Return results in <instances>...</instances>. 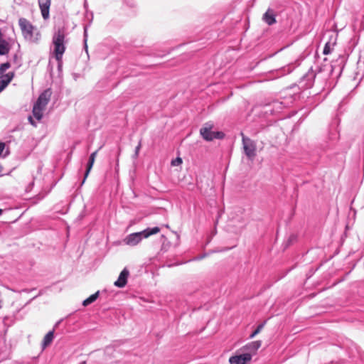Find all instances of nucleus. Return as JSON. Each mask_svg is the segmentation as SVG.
Returning a JSON list of instances; mask_svg holds the SVG:
<instances>
[{
	"mask_svg": "<svg viewBox=\"0 0 364 364\" xmlns=\"http://www.w3.org/2000/svg\"><path fill=\"white\" fill-rule=\"evenodd\" d=\"M65 33L64 28H58L53 36V54L58 64L62 61L63 55L65 51Z\"/></svg>",
	"mask_w": 364,
	"mask_h": 364,
	"instance_id": "nucleus-1",
	"label": "nucleus"
},
{
	"mask_svg": "<svg viewBox=\"0 0 364 364\" xmlns=\"http://www.w3.org/2000/svg\"><path fill=\"white\" fill-rule=\"evenodd\" d=\"M160 231L159 227L148 228L142 231L131 233L128 235L124 240V243L129 246H135L138 245L144 238L156 234Z\"/></svg>",
	"mask_w": 364,
	"mask_h": 364,
	"instance_id": "nucleus-2",
	"label": "nucleus"
},
{
	"mask_svg": "<svg viewBox=\"0 0 364 364\" xmlns=\"http://www.w3.org/2000/svg\"><path fill=\"white\" fill-rule=\"evenodd\" d=\"M340 113L338 109L337 110L335 116L332 118L328 127V137L331 141H338L341 136V128H340Z\"/></svg>",
	"mask_w": 364,
	"mask_h": 364,
	"instance_id": "nucleus-3",
	"label": "nucleus"
},
{
	"mask_svg": "<svg viewBox=\"0 0 364 364\" xmlns=\"http://www.w3.org/2000/svg\"><path fill=\"white\" fill-rule=\"evenodd\" d=\"M213 124L207 122L204 127L200 129V134L203 139L207 141H211L215 139H223L225 137V134L223 132L217 131L213 132Z\"/></svg>",
	"mask_w": 364,
	"mask_h": 364,
	"instance_id": "nucleus-4",
	"label": "nucleus"
},
{
	"mask_svg": "<svg viewBox=\"0 0 364 364\" xmlns=\"http://www.w3.org/2000/svg\"><path fill=\"white\" fill-rule=\"evenodd\" d=\"M241 136L244 153L250 160L252 161L257 155L256 142L245 136L243 133H241Z\"/></svg>",
	"mask_w": 364,
	"mask_h": 364,
	"instance_id": "nucleus-5",
	"label": "nucleus"
},
{
	"mask_svg": "<svg viewBox=\"0 0 364 364\" xmlns=\"http://www.w3.org/2000/svg\"><path fill=\"white\" fill-rule=\"evenodd\" d=\"M287 106L286 102L274 100L264 105V112L267 114L275 115L280 113Z\"/></svg>",
	"mask_w": 364,
	"mask_h": 364,
	"instance_id": "nucleus-6",
	"label": "nucleus"
},
{
	"mask_svg": "<svg viewBox=\"0 0 364 364\" xmlns=\"http://www.w3.org/2000/svg\"><path fill=\"white\" fill-rule=\"evenodd\" d=\"M316 73L311 68L306 73H305L300 79L299 85L301 89L311 88L314 82Z\"/></svg>",
	"mask_w": 364,
	"mask_h": 364,
	"instance_id": "nucleus-7",
	"label": "nucleus"
},
{
	"mask_svg": "<svg viewBox=\"0 0 364 364\" xmlns=\"http://www.w3.org/2000/svg\"><path fill=\"white\" fill-rule=\"evenodd\" d=\"M18 24L21 29L22 34L25 38H32L33 35V26L25 18H20Z\"/></svg>",
	"mask_w": 364,
	"mask_h": 364,
	"instance_id": "nucleus-8",
	"label": "nucleus"
},
{
	"mask_svg": "<svg viewBox=\"0 0 364 364\" xmlns=\"http://www.w3.org/2000/svg\"><path fill=\"white\" fill-rule=\"evenodd\" d=\"M51 95L52 91L50 88L45 90L43 92L40 94L36 102H35V105L45 109V107L50 101Z\"/></svg>",
	"mask_w": 364,
	"mask_h": 364,
	"instance_id": "nucleus-9",
	"label": "nucleus"
},
{
	"mask_svg": "<svg viewBox=\"0 0 364 364\" xmlns=\"http://www.w3.org/2000/svg\"><path fill=\"white\" fill-rule=\"evenodd\" d=\"M252 359L251 354L248 353H241L231 356L229 359L230 364H246Z\"/></svg>",
	"mask_w": 364,
	"mask_h": 364,
	"instance_id": "nucleus-10",
	"label": "nucleus"
},
{
	"mask_svg": "<svg viewBox=\"0 0 364 364\" xmlns=\"http://www.w3.org/2000/svg\"><path fill=\"white\" fill-rule=\"evenodd\" d=\"M50 4L51 0H38V6L44 20H47L50 17Z\"/></svg>",
	"mask_w": 364,
	"mask_h": 364,
	"instance_id": "nucleus-11",
	"label": "nucleus"
},
{
	"mask_svg": "<svg viewBox=\"0 0 364 364\" xmlns=\"http://www.w3.org/2000/svg\"><path fill=\"white\" fill-rule=\"evenodd\" d=\"M129 272L127 268H124L119 274L118 279L114 282V284L115 287L119 288H123L127 283L128 277Z\"/></svg>",
	"mask_w": 364,
	"mask_h": 364,
	"instance_id": "nucleus-12",
	"label": "nucleus"
},
{
	"mask_svg": "<svg viewBox=\"0 0 364 364\" xmlns=\"http://www.w3.org/2000/svg\"><path fill=\"white\" fill-rule=\"evenodd\" d=\"M262 20L268 26H272L273 24H274L277 22L274 11L272 9L269 8L263 14Z\"/></svg>",
	"mask_w": 364,
	"mask_h": 364,
	"instance_id": "nucleus-13",
	"label": "nucleus"
},
{
	"mask_svg": "<svg viewBox=\"0 0 364 364\" xmlns=\"http://www.w3.org/2000/svg\"><path fill=\"white\" fill-rule=\"evenodd\" d=\"M97 150L92 152L90 155V157H89V160L87 161V166H86V171L85 172V176H84V178L81 183V186L85 183L87 177L88 176L92 166H93V164L95 163V158H96V156H97Z\"/></svg>",
	"mask_w": 364,
	"mask_h": 364,
	"instance_id": "nucleus-14",
	"label": "nucleus"
},
{
	"mask_svg": "<svg viewBox=\"0 0 364 364\" xmlns=\"http://www.w3.org/2000/svg\"><path fill=\"white\" fill-rule=\"evenodd\" d=\"M331 75H333V74L336 75V76L339 78L341 75V64L338 60L336 62H333L331 65Z\"/></svg>",
	"mask_w": 364,
	"mask_h": 364,
	"instance_id": "nucleus-15",
	"label": "nucleus"
},
{
	"mask_svg": "<svg viewBox=\"0 0 364 364\" xmlns=\"http://www.w3.org/2000/svg\"><path fill=\"white\" fill-rule=\"evenodd\" d=\"M53 338H54V329L46 333V335L44 336L43 343H42L43 348H46L47 346H48L52 343Z\"/></svg>",
	"mask_w": 364,
	"mask_h": 364,
	"instance_id": "nucleus-16",
	"label": "nucleus"
},
{
	"mask_svg": "<svg viewBox=\"0 0 364 364\" xmlns=\"http://www.w3.org/2000/svg\"><path fill=\"white\" fill-rule=\"evenodd\" d=\"M10 46L9 43L2 38H0V55H4L9 53Z\"/></svg>",
	"mask_w": 364,
	"mask_h": 364,
	"instance_id": "nucleus-17",
	"label": "nucleus"
},
{
	"mask_svg": "<svg viewBox=\"0 0 364 364\" xmlns=\"http://www.w3.org/2000/svg\"><path fill=\"white\" fill-rule=\"evenodd\" d=\"M261 341H255L247 343V345H245V348L248 350L255 352L257 351L261 347Z\"/></svg>",
	"mask_w": 364,
	"mask_h": 364,
	"instance_id": "nucleus-18",
	"label": "nucleus"
},
{
	"mask_svg": "<svg viewBox=\"0 0 364 364\" xmlns=\"http://www.w3.org/2000/svg\"><path fill=\"white\" fill-rule=\"evenodd\" d=\"M44 108L41 107L40 106H37L34 104L32 113L33 117L38 120L40 121L43 118V111Z\"/></svg>",
	"mask_w": 364,
	"mask_h": 364,
	"instance_id": "nucleus-19",
	"label": "nucleus"
},
{
	"mask_svg": "<svg viewBox=\"0 0 364 364\" xmlns=\"http://www.w3.org/2000/svg\"><path fill=\"white\" fill-rule=\"evenodd\" d=\"M99 296H100V291H97L95 293H94L93 294L90 295L88 298L85 299L82 301V305L84 306H89L90 304H92L93 302H95Z\"/></svg>",
	"mask_w": 364,
	"mask_h": 364,
	"instance_id": "nucleus-20",
	"label": "nucleus"
},
{
	"mask_svg": "<svg viewBox=\"0 0 364 364\" xmlns=\"http://www.w3.org/2000/svg\"><path fill=\"white\" fill-rule=\"evenodd\" d=\"M14 77V72H9L6 74H3L2 76H0V78L6 82V85H9Z\"/></svg>",
	"mask_w": 364,
	"mask_h": 364,
	"instance_id": "nucleus-21",
	"label": "nucleus"
},
{
	"mask_svg": "<svg viewBox=\"0 0 364 364\" xmlns=\"http://www.w3.org/2000/svg\"><path fill=\"white\" fill-rule=\"evenodd\" d=\"M266 324V321L262 322L259 324L257 328L253 331V332L250 335V338H253L256 336L264 328Z\"/></svg>",
	"mask_w": 364,
	"mask_h": 364,
	"instance_id": "nucleus-22",
	"label": "nucleus"
},
{
	"mask_svg": "<svg viewBox=\"0 0 364 364\" xmlns=\"http://www.w3.org/2000/svg\"><path fill=\"white\" fill-rule=\"evenodd\" d=\"M336 44V41L335 40L334 41H327L326 43H325V46H324V48H323V54L325 55H328L331 53V48H330V46H334Z\"/></svg>",
	"mask_w": 364,
	"mask_h": 364,
	"instance_id": "nucleus-23",
	"label": "nucleus"
},
{
	"mask_svg": "<svg viewBox=\"0 0 364 364\" xmlns=\"http://www.w3.org/2000/svg\"><path fill=\"white\" fill-rule=\"evenodd\" d=\"M11 67L9 62H6L0 65V76L4 73V72Z\"/></svg>",
	"mask_w": 364,
	"mask_h": 364,
	"instance_id": "nucleus-24",
	"label": "nucleus"
},
{
	"mask_svg": "<svg viewBox=\"0 0 364 364\" xmlns=\"http://www.w3.org/2000/svg\"><path fill=\"white\" fill-rule=\"evenodd\" d=\"M124 6L129 8H134L136 6V2L134 0H122Z\"/></svg>",
	"mask_w": 364,
	"mask_h": 364,
	"instance_id": "nucleus-25",
	"label": "nucleus"
},
{
	"mask_svg": "<svg viewBox=\"0 0 364 364\" xmlns=\"http://www.w3.org/2000/svg\"><path fill=\"white\" fill-rule=\"evenodd\" d=\"M183 162L182 159L181 157H176L175 159L171 161V165L173 166H179Z\"/></svg>",
	"mask_w": 364,
	"mask_h": 364,
	"instance_id": "nucleus-26",
	"label": "nucleus"
},
{
	"mask_svg": "<svg viewBox=\"0 0 364 364\" xmlns=\"http://www.w3.org/2000/svg\"><path fill=\"white\" fill-rule=\"evenodd\" d=\"M294 68L295 67L293 66L292 65H289L287 68H283L284 73H282V75L291 73Z\"/></svg>",
	"mask_w": 364,
	"mask_h": 364,
	"instance_id": "nucleus-27",
	"label": "nucleus"
},
{
	"mask_svg": "<svg viewBox=\"0 0 364 364\" xmlns=\"http://www.w3.org/2000/svg\"><path fill=\"white\" fill-rule=\"evenodd\" d=\"M140 149H141V142H139V144L136 146L133 158L136 159L138 157Z\"/></svg>",
	"mask_w": 364,
	"mask_h": 364,
	"instance_id": "nucleus-28",
	"label": "nucleus"
},
{
	"mask_svg": "<svg viewBox=\"0 0 364 364\" xmlns=\"http://www.w3.org/2000/svg\"><path fill=\"white\" fill-rule=\"evenodd\" d=\"M87 38H88L87 28L85 26L84 28V33H83V42H87Z\"/></svg>",
	"mask_w": 364,
	"mask_h": 364,
	"instance_id": "nucleus-29",
	"label": "nucleus"
},
{
	"mask_svg": "<svg viewBox=\"0 0 364 364\" xmlns=\"http://www.w3.org/2000/svg\"><path fill=\"white\" fill-rule=\"evenodd\" d=\"M7 86H8V85H6V82H4V81H3L1 79L0 80V92H1Z\"/></svg>",
	"mask_w": 364,
	"mask_h": 364,
	"instance_id": "nucleus-30",
	"label": "nucleus"
},
{
	"mask_svg": "<svg viewBox=\"0 0 364 364\" xmlns=\"http://www.w3.org/2000/svg\"><path fill=\"white\" fill-rule=\"evenodd\" d=\"M5 146H6L5 143L0 141V157L2 156V153L5 149Z\"/></svg>",
	"mask_w": 364,
	"mask_h": 364,
	"instance_id": "nucleus-31",
	"label": "nucleus"
},
{
	"mask_svg": "<svg viewBox=\"0 0 364 364\" xmlns=\"http://www.w3.org/2000/svg\"><path fill=\"white\" fill-rule=\"evenodd\" d=\"M28 121L30 122L31 124H32L33 126L34 127H36V122L33 120V119L32 118V117H28Z\"/></svg>",
	"mask_w": 364,
	"mask_h": 364,
	"instance_id": "nucleus-32",
	"label": "nucleus"
},
{
	"mask_svg": "<svg viewBox=\"0 0 364 364\" xmlns=\"http://www.w3.org/2000/svg\"><path fill=\"white\" fill-rule=\"evenodd\" d=\"M83 43H84V50L86 52V53L88 55L87 43V42H83Z\"/></svg>",
	"mask_w": 364,
	"mask_h": 364,
	"instance_id": "nucleus-33",
	"label": "nucleus"
},
{
	"mask_svg": "<svg viewBox=\"0 0 364 364\" xmlns=\"http://www.w3.org/2000/svg\"><path fill=\"white\" fill-rule=\"evenodd\" d=\"M295 240V236L294 235H291L289 238V240H288V243L290 244L291 242H292L293 240Z\"/></svg>",
	"mask_w": 364,
	"mask_h": 364,
	"instance_id": "nucleus-34",
	"label": "nucleus"
},
{
	"mask_svg": "<svg viewBox=\"0 0 364 364\" xmlns=\"http://www.w3.org/2000/svg\"><path fill=\"white\" fill-rule=\"evenodd\" d=\"M349 228H350V224H349V223H348L346 224V230H348Z\"/></svg>",
	"mask_w": 364,
	"mask_h": 364,
	"instance_id": "nucleus-35",
	"label": "nucleus"
},
{
	"mask_svg": "<svg viewBox=\"0 0 364 364\" xmlns=\"http://www.w3.org/2000/svg\"><path fill=\"white\" fill-rule=\"evenodd\" d=\"M326 35H328V36L331 37L333 35V33H331V32H329V33H327Z\"/></svg>",
	"mask_w": 364,
	"mask_h": 364,
	"instance_id": "nucleus-36",
	"label": "nucleus"
},
{
	"mask_svg": "<svg viewBox=\"0 0 364 364\" xmlns=\"http://www.w3.org/2000/svg\"><path fill=\"white\" fill-rule=\"evenodd\" d=\"M317 269H318V268H317L316 270H314V271L311 270V271H310L311 275L312 274H314V273Z\"/></svg>",
	"mask_w": 364,
	"mask_h": 364,
	"instance_id": "nucleus-37",
	"label": "nucleus"
},
{
	"mask_svg": "<svg viewBox=\"0 0 364 364\" xmlns=\"http://www.w3.org/2000/svg\"><path fill=\"white\" fill-rule=\"evenodd\" d=\"M22 291L29 292V291H30V290H28V289H23V290H22Z\"/></svg>",
	"mask_w": 364,
	"mask_h": 364,
	"instance_id": "nucleus-38",
	"label": "nucleus"
},
{
	"mask_svg": "<svg viewBox=\"0 0 364 364\" xmlns=\"http://www.w3.org/2000/svg\"><path fill=\"white\" fill-rule=\"evenodd\" d=\"M341 107V102H340L338 103V109H339Z\"/></svg>",
	"mask_w": 364,
	"mask_h": 364,
	"instance_id": "nucleus-39",
	"label": "nucleus"
},
{
	"mask_svg": "<svg viewBox=\"0 0 364 364\" xmlns=\"http://www.w3.org/2000/svg\"><path fill=\"white\" fill-rule=\"evenodd\" d=\"M355 211H353V218H355Z\"/></svg>",
	"mask_w": 364,
	"mask_h": 364,
	"instance_id": "nucleus-40",
	"label": "nucleus"
},
{
	"mask_svg": "<svg viewBox=\"0 0 364 364\" xmlns=\"http://www.w3.org/2000/svg\"><path fill=\"white\" fill-rule=\"evenodd\" d=\"M3 210L0 209V215L2 214Z\"/></svg>",
	"mask_w": 364,
	"mask_h": 364,
	"instance_id": "nucleus-41",
	"label": "nucleus"
},
{
	"mask_svg": "<svg viewBox=\"0 0 364 364\" xmlns=\"http://www.w3.org/2000/svg\"><path fill=\"white\" fill-rule=\"evenodd\" d=\"M80 364H85V361L82 362Z\"/></svg>",
	"mask_w": 364,
	"mask_h": 364,
	"instance_id": "nucleus-42",
	"label": "nucleus"
}]
</instances>
